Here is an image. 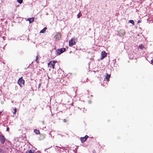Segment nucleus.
I'll list each match as a JSON object with an SVG mask.
<instances>
[{
	"mask_svg": "<svg viewBox=\"0 0 153 153\" xmlns=\"http://www.w3.org/2000/svg\"><path fill=\"white\" fill-rule=\"evenodd\" d=\"M125 34V31L124 30H121L120 31L119 34L120 36H123Z\"/></svg>",
	"mask_w": 153,
	"mask_h": 153,
	"instance_id": "nucleus-8",
	"label": "nucleus"
},
{
	"mask_svg": "<svg viewBox=\"0 0 153 153\" xmlns=\"http://www.w3.org/2000/svg\"><path fill=\"white\" fill-rule=\"evenodd\" d=\"M14 112H13V114H16V111H17V109L16 108H15L14 109Z\"/></svg>",
	"mask_w": 153,
	"mask_h": 153,
	"instance_id": "nucleus-18",
	"label": "nucleus"
},
{
	"mask_svg": "<svg viewBox=\"0 0 153 153\" xmlns=\"http://www.w3.org/2000/svg\"><path fill=\"white\" fill-rule=\"evenodd\" d=\"M5 141V138L2 134H0V142L3 144Z\"/></svg>",
	"mask_w": 153,
	"mask_h": 153,
	"instance_id": "nucleus-4",
	"label": "nucleus"
},
{
	"mask_svg": "<svg viewBox=\"0 0 153 153\" xmlns=\"http://www.w3.org/2000/svg\"><path fill=\"white\" fill-rule=\"evenodd\" d=\"M84 137H85L86 140L87 138L88 137V136L87 135H86Z\"/></svg>",
	"mask_w": 153,
	"mask_h": 153,
	"instance_id": "nucleus-23",
	"label": "nucleus"
},
{
	"mask_svg": "<svg viewBox=\"0 0 153 153\" xmlns=\"http://www.w3.org/2000/svg\"><path fill=\"white\" fill-rule=\"evenodd\" d=\"M46 27H44L42 30H41L40 31V33H44L46 30Z\"/></svg>",
	"mask_w": 153,
	"mask_h": 153,
	"instance_id": "nucleus-12",
	"label": "nucleus"
},
{
	"mask_svg": "<svg viewBox=\"0 0 153 153\" xmlns=\"http://www.w3.org/2000/svg\"><path fill=\"white\" fill-rule=\"evenodd\" d=\"M18 83L20 86H22L24 85L25 81L22 79V77L20 78L18 81Z\"/></svg>",
	"mask_w": 153,
	"mask_h": 153,
	"instance_id": "nucleus-2",
	"label": "nucleus"
},
{
	"mask_svg": "<svg viewBox=\"0 0 153 153\" xmlns=\"http://www.w3.org/2000/svg\"><path fill=\"white\" fill-rule=\"evenodd\" d=\"M28 20L29 22V23H30L34 21V19L33 18H31L29 19H28Z\"/></svg>",
	"mask_w": 153,
	"mask_h": 153,
	"instance_id": "nucleus-14",
	"label": "nucleus"
},
{
	"mask_svg": "<svg viewBox=\"0 0 153 153\" xmlns=\"http://www.w3.org/2000/svg\"><path fill=\"white\" fill-rule=\"evenodd\" d=\"M82 16V14L80 13H79L77 15V18H79L81 16Z\"/></svg>",
	"mask_w": 153,
	"mask_h": 153,
	"instance_id": "nucleus-17",
	"label": "nucleus"
},
{
	"mask_svg": "<svg viewBox=\"0 0 153 153\" xmlns=\"http://www.w3.org/2000/svg\"><path fill=\"white\" fill-rule=\"evenodd\" d=\"M129 22L132 24L133 25H134V21L133 20H130L129 21Z\"/></svg>",
	"mask_w": 153,
	"mask_h": 153,
	"instance_id": "nucleus-16",
	"label": "nucleus"
},
{
	"mask_svg": "<svg viewBox=\"0 0 153 153\" xmlns=\"http://www.w3.org/2000/svg\"><path fill=\"white\" fill-rule=\"evenodd\" d=\"M38 58H37V56H36V61L37 62V60H38Z\"/></svg>",
	"mask_w": 153,
	"mask_h": 153,
	"instance_id": "nucleus-21",
	"label": "nucleus"
},
{
	"mask_svg": "<svg viewBox=\"0 0 153 153\" xmlns=\"http://www.w3.org/2000/svg\"><path fill=\"white\" fill-rule=\"evenodd\" d=\"M80 139L82 143L84 142L86 140V139L85 137H81Z\"/></svg>",
	"mask_w": 153,
	"mask_h": 153,
	"instance_id": "nucleus-9",
	"label": "nucleus"
},
{
	"mask_svg": "<svg viewBox=\"0 0 153 153\" xmlns=\"http://www.w3.org/2000/svg\"><path fill=\"white\" fill-rule=\"evenodd\" d=\"M105 79H107V80H109V79L110 78V75H108V74H106V75L105 76Z\"/></svg>",
	"mask_w": 153,
	"mask_h": 153,
	"instance_id": "nucleus-13",
	"label": "nucleus"
},
{
	"mask_svg": "<svg viewBox=\"0 0 153 153\" xmlns=\"http://www.w3.org/2000/svg\"><path fill=\"white\" fill-rule=\"evenodd\" d=\"M34 132L37 134H40L39 131L37 129H34Z\"/></svg>",
	"mask_w": 153,
	"mask_h": 153,
	"instance_id": "nucleus-11",
	"label": "nucleus"
},
{
	"mask_svg": "<svg viewBox=\"0 0 153 153\" xmlns=\"http://www.w3.org/2000/svg\"><path fill=\"white\" fill-rule=\"evenodd\" d=\"M61 35L60 33H56V34L54 37L55 38L56 40H59L61 39Z\"/></svg>",
	"mask_w": 153,
	"mask_h": 153,
	"instance_id": "nucleus-6",
	"label": "nucleus"
},
{
	"mask_svg": "<svg viewBox=\"0 0 153 153\" xmlns=\"http://www.w3.org/2000/svg\"><path fill=\"white\" fill-rule=\"evenodd\" d=\"M56 62V61H53L50 62L48 64V66L50 68H54L55 64Z\"/></svg>",
	"mask_w": 153,
	"mask_h": 153,
	"instance_id": "nucleus-1",
	"label": "nucleus"
},
{
	"mask_svg": "<svg viewBox=\"0 0 153 153\" xmlns=\"http://www.w3.org/2000/svg\"><path fill=\"white\" fill-rule=\"evenodd\" d=\"M141 22V21L140 20H138V21H137V23H140Z\"/></svg>",
	"mask_w": 153,
	"mask_h": 153,
	"instance_id": "nucleus-24",
	"label": "nucleus"
},
{
	"mask_svg": "<svg viewBox=\"0 0 153 153\" xmlns=\"http://www.w3.org/2000/svg\"><path fill=\"white\" fill-rule=\"evenodd\" d=\"M76 44L75 40L74 39H72L71 40L69 41V46H72L73 45Z\"/></svg>",
	"mask_w": 153,
	"mask_h": 153,
	"instance_id": "nucleus-5",
	"label": "nucleus"
},
{
	"mask_svg": "<svg viewBox=\"0 0 153 153\" xmlns=\"http://www.w3.org/2000/svg\"><path fill=\"white\" fill-rule=\"evenodd\" d=\"M9 127H7V128H6V130H7V131H9Z\"/></svg>",
	"mask_w": 153,
	"mask_h": 153,
	"instance_id": "nucleus-22",
	"label": "nucleus"
},
{
	"mask_svg": "<svg viewBox=\"0 0 153 153\" xmlns=\"http://www.w3.org/2000/svg\"><path fill=\"white\" fill-rule=\"evenodd\" d=\"M101 59H102L104 57L106 56L107 53H106L104 51H102L101 53Z\"/></svg>",
	"mask_w": 153,
	"mask_h": 153,
	"instance_id": "nucleus-7",
	"label": "nucleus"
},
{
	"mask_svg": "<svg viewBox=\"0 0 153 153\" xmlns=\"http://www.w3.org/2000/svg\"><path fill=\"white\" fill-rule=\"evenodd\" d=\"M17 0L18 2L20 4H21L22 3V1H23V0Z\"/></svg>",
	"mask_w": 153,
	"mask_h": 153,
	"instance_id": "nucleus-19",
	"label": "nucleus"
},
{
	"mask_svg": "<svg viewBox=\"0 0 153 153\" xmlns=\"http://www.w3.org/2000/svg\"><path fill=\"white\" fill-rule=\"evenodd\" d=\"M63 121L64 123L66 122V120L65 119H64Z\"/></svg>",
	"mask_w": 153,
	"mask_h": 153,
	"instance_id": "nucleus-25",
	"label": "nucleus"
},
{
	"mask_svg": "<svg viewBox=\"0 0 153 153\" xmlns=\"http://www.w3.org/2000/svg\"><path fill=\"white\" fill-rule=\"evenodd\" d=\"M26 153H34V151L33 150H30L27 151Z\"/></svg>",
	"mask_w": 153,
	"mask_h": 153,
	"instance_id": "nucleus-10",
	"label": "nucleus"
},
{
	"mask_svg": "<svg viewBox=\"0 0 153 153\" xmlns=\"http://www.w3.org/2000/svg\"><path fill=\"white\" fill-rule=\"evenodd\" d=\"M139 48L142 50L144 48V46L143 45H141L139 46Z\"/></svg>",
	"mask_w": 153,
	"mask_h": 153,
	"instance_id": "nucleus-15",
	"label": "nucleus"
},
{
	"mask_svg": "<svg viewBox=\"0 0 153 153\" xmlns=\"http://www.w3.org/2000/svg\"><path fill=\"white\" fill-rule=\"evenodd\" d=\"M3 153V150L0 149V153Z\"/></svg>",
	"mask_w": 153,
	"mask_h": 153,
	"instance_id": "nucleus-20",
	"label": "nucleus"
},
{
	"mask_svg": "<svg viewBox=\"0 0 153 153\" xmlns=\"http://www.w3.org/2000/svg\"><path fill=\"white\" fill-rule=\"evenodd\" d=\"M1 112H0V115H1Z\"/></svg>",
	"mask_w": 153,
	"mask_h": 153,
	"instance_id": "nucleus-26",
	"label": "nucleus"
},
{
	"mask_svg": "<svg viewBox=\"0 0 153 153\" xmlns=\"http://www.w3.org/2000/svg\"><path fill=\"white\" fill-rule=\"evenodd\" d=\"M65 48H62L56 50V53L57 55H59L65 51Z\"/></svg>",
	"mask_w": 153,
	"mask_h": 153,
	"instance_id": "nucleus-3",
	"label": "nucleus"
},
{
	"mask_svg": "<svg viewBox=\"0 0 153 153\" xmlns=\"http://www.w3.org/2000/svg\"><path fill=\"white\" fill-rule=\"evenodd\" d=\"M13 101H11V102H12V103H13Z\"/></svg>",
	"mask_w": 153,
	"mask_h": 153,
	"instance_id": "nucleus-27",
	"label": "nucleus"
}]
</instances>
